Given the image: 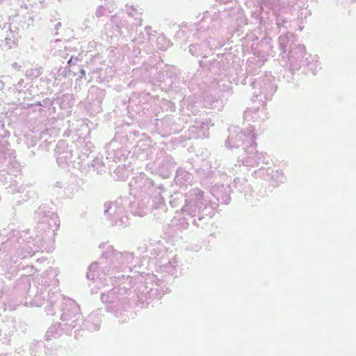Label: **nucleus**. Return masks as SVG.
Instances as JSON below:
<instances>
[{"instance_id": "obj_7", "label": "nucleus", "mask_w": 356, "mask_h": 356, "mask_svg": "<svg viewBox=\"0 0 356 356\" xmlns=\"http://www.w3.org/2000/svg\"><path fill=\"white\" fill-rule=\"evenodd\" d=\"M45 208L39 207L38 209L35 211V214L39 216H42L45 218H48L47 224L49 227L52 229V231L54 232L59 226H60V220L57 214L51 212L49 210H45Z\"/></svg>"}, {"instance_id": "obj_29", "label": "nucleus", "mask_w": 356, "mask_h": 356, "mask_svg": "<svg viewBox=\"0 0 356 356\" xmlns=\"http://www.w3.org/2000/svg\"><path fill=\"white\" fill-rule=\"evenodd\" d=\"M47 301L49 302L51 304H53L54 302V301L51 299L50 296L49 297Z\"/></svg>"}, {"instance_id": "obj_9", "label": "nucleus", "mask_w": 356, "mask_h": 356, "mask_svg": "<svg viewBox=\"0 0 356 356\" xmlns=\"http://www.w3.org/2000/svg\"><path fill=\"white\" fill-rule=\"evenodd\" d=\"M120 291H121V289L114 288L108 291L107 294H102L101 296L102 301L108 304L115 302L116 300H120V298L118 296V294L120 293ZM122 291H124L125 289H122Z\"/></svg>"}, {"instance_id": "obj_13", "label": "nucleus", "mask_w": 356, "mask_h": 356, "mask_svg": "<svg viewBox=\"0 0 356 356\" xmlns=\"http://www.w3.org/2000/svg\"><path fill=\"white\" fill-rule=\"evenodd\" d=\"M260 111L259 108H257L254 110L248 109L244 111L243 118L245 120L248 121L250 119H252L253 121L258 120L259 112Z\"/></svg>"}, {"instance_id": "obj_27", "label": "nucleus", "mask_w": 356, "mask_h": 356, "mask_svg": "<svg viewBox=\"0 0 356 356\" xmlns=\"http://www.w3.org/2000/svg\"><path fill=\"white\" fill-rule=\"evenodd\" d=\"M19 198H22V201H25L27 200V197L26 195H19Z\"/></svg>"}, {"instance_id": "obj_3", "label": "nucleus", "mask_w": 356, "mask_h": 356, "mask_svg": "<svg viewBox=\"0 0 356 356\" xmlns=\"http://www.w3.org/2000/svg\"><path fill=\"white\" fill-rule=\"evenodd\" d=\"M62 311L60 320L63 323H60V326H63V330L68 331L81 326L83 319L79 307L74 300H65L63 303Z\"/></svg>"}, {"instance_id": "obj_21", "label": "nucleus", "mask_w": 356, "mask_h": 356, "mask_svg": "<svg viewBox=\"0 0 356 356\" xmlns=\"http://www.w3.org/2000/svg\"><path fill=\"white\" fill-rule=\"evenodd\" d=\"M124 24H125L124 22H120V25H117V29H118L117 31L120 35H123L125 33V32L123 31V29H122Z\"/></svg>"}, {"instance_id": "obj_37", "label": "nucleus", "mask_w": 356, "mask_h": 356, "mask_svg": "<svg viewBox=\"0 0 356 356\" xmlns=\"http://www.w3.org/2000/svg\"><path fill=\"white\" fill-rule=\"evenodd\" d=\"M117 19H118L117 18H115V19H114V20H115V21H114V23H116V22H117Z\"/></svg>"}, {"instance_id": "obj_31", "label": "nucleus", "mask_w": 356, "mask_h": 356, "mask_svg": "<svg viewBox=\"0 0 356 356\" xmlns=\"http://www.w3.org/2000/svg\"><path fill=\"white\" fill-rule=\"evenodd\" d=\"M183 225H184V227H185V228L188 227L187 222L183 223Z\"/></svg>"}, {"instance_id": "obj_22", "label": "nucleus", "mask_w": 356, "mask_h": 356, "mask_svg": "<svg viewBox=\"0 0 356 356\" xmlns=\"http://www.w3.org/2000/svg\"><path fill=\"white\" fill-rule=\"evenodd\" d=\"M12 67L15 70L19 71L22 68V66L19 65L17 63H13L12 65Z\"/></svg>"}, {"instance_id": "obj_4", "label": "nucleus", "mask_w": 356, "mask_h": 356, "mask_svg": "<svg viewBox=\"0 0 356 356\" xmlns=\"http://www.w3.org/2000/svg\"><path fill=\"white\" fill-rule=\"evenodd\" d=\"M124 208L121 202H106L104 204V215L111 220L112 225L123 227L127 218L124 215Z\"/></svg>"}, {"instance_id": "obj_19", "label": "nucleus", "mask_w": 356, "mask_h": 356, "mask_svg": "<svg viewBox=\"0 0 356 356\" xmlns=\"http://www.w3.org/2000/svg\"><path fill=\"white\" fill-rule=\"evenodd\" d=\"M42 293V289H38L36 292V295L35 296V298L33 299V301L35 302L34 304H35L37 306L42 305L44 301V299L42 298L40 300V302L38 301L37 298L40 297V296Z\"/></svg>"}, {"instance_id": "obj_28", "label": "nucleus", "mask_w": 356, "mask_h": 356, "mask_svg": "<svg viewBox=\"0 0 356 356\" xmlns=\"http://www.w3.org/2000/svg\"><path fill=\"white\" fill-rule=\"evenodd\" d=\"M109 271H110V268H106V272H105V274H107L108 275H112V273H110Z\"/></svg>"}, {"instance_id": "obj_26", "label": "nucleus", "mask_w": 356, "mask_h": 356, "mask_svg": "<svg viewBox=\"0 0 356 356\" xmlns=\"http://www.w3.org/2000/svg\"><path fill=\"white\" fill-rule=\"evenodd\" d=\"M79 73H80V77L82 78L83 76H84L86 75V70L83 69H81L80 70Z\"/></svg>"}, {"instance_id": "obj_12", "label": "nucleus", "mask_w": 356, "mask_h": 356, "mask_svg": "<svg viewBox=\"0 0 356 356\" xmlns=\"http://www.w3.org/2000/svg\"><path fill=\"white\" fill-rule=\"evenodd\" d=\"M24 188L22 186L17 188H11L10 190H8V193L11 194L10 200L13 202H15L16 204L19 205L21 201L18 200L17 193L22 194L24 193Z\"/></svg>"}, {"instance_id": "obj_33", "label": "nucleus", "mask_w": 356, "mask_h": 356, "mask_svg": "<svg viewBox=\"0 0 356 356\" xmlns=\"http://www.w3.org/2000/svg\"><path fill=\"white\" fill-rule=\"evenodd\" d=\"M160 40H164V38H163V37H159V38H158V41H159Z\"/></svg>"}, {"instance_id": "obj_8", "label": "nucleus", "mask_w": 356, "mask_h": 356, "mask_svg": "<svg viewBox=\"0 0 356 356\" xmlns=\"http://www.w3.org/2000/svg\"><path fill=\"white\" fill-rule=\"evenodd\" d=\"M200 207L198 202H196L194 200H190L188 201V204L183 207L182 211L188 212V215L192 217H195L197 215L198 220H200L203 216L200 214Z\"/></svg>"}, {"instance_id": "obj_16", "label": "nucleus", "mask_w": 356, "mask_h": 356, "mask_svg": "<svg viewBox=\"0 0 356 356\" xmlns=\"http://www.w3.org/2000/svg\"><path fill=\"white\" fill-rule=\"evenodd\" d=\"M191 196L194 197L195 198V200H194L196 202H198L200 204H202L200 201L202 200L204 196V192L199 189H195L193 191Z\"/></svg>"}, {"instance_id": "obj_10", "label": "nucleus", "mask_w": 356, "mask_h": 356, "mask_svg": "<svg viewBox=\"0 0 356 356\" xmlns=\"http://www.w3.org/2000/svg\"><path fill=\"white\" fill-rule=\"evenodd\" d=\"M203 104L206 108L217 109L218 111L220 110L221 108L219 100L211 95H209L204 99Z\"/></svg>"}, {"instance_id": "obj_36", "label": "nucleus", "mask_w": 356, "mask_h": 356, "mask_svg": "<svg viewBox=\"0 0 356 356\" xmlns=\"http://www.w3.org/2000/svg\"><path fill=\"white\" fill-rule=\"evenodd\" d=\"M92 317H93V315H90V316H89V318H90V319H92Z\"/></svg>"}, {"instance_id": "obj_23", "label": "nucleus", "mask_w": 356, "mask_h": 356, "mask_svg": "<svg viewBox=\"0 0 356 356\" xmlns=\"http://www.w3.org/2000/svg\"><path fill=\"white\" fill-rule=\"evenodd\" d=\"M64 186L63 182L60 181H57L54 184V187L61 188Z\"/></svg>"}, {"instance_id": "obj_20", "label": "nucleus", "mask_w": 356, "mask_h": 356, "mask_svg": "<svg viewBox=\"0 0 356 356\" xmlns=\"http://www.w3.org/2000/svg\"><path fill=\"white\" fill-rule=\"evenodd\" d=\"M15 94L18 96V99H17V102H15V104H19V105L23 104V102H21V100H20L19 96L22 97V95H24L25 92H22L21 90H16Z\"/></svg>"}, {"instance_id": "obj_32", "label": "nucleus", "mask_w": 356, "mask_h": 356, "mask_svg": "<svg viewBox=\"0 0 356 356\" xmlns=\"http://www.w3.org/2000/svg\"><path fill=\"white\" fill-rule=\"evenodd\" d=\"M183 225H184V227H185V228L188 227L187 222L183 223Z\"/></svg>"}, {"instance_id": "obj_15", "label": "nucleus", "mask_w": 356, "mask_h": 356, "mask_svg": "<svg viewBox=\"0 0 356 356\" xmlns=\"http://www.w3.org/2000/svg\"><path fill=\"white\" fill-rule=\"evenodd\" d=\"M41 74L40 69L35 68V69H30L26 70L25 75L27 77L30 78H37Z\"/></svg>"}, {"instance_id": "obj_25", "label": "nucleus", "mask_w": 356, "mask_h": 356, "mask_svg": "<svg viewBox=\"0 0 356 356\" xmlns=\"http://www.w3.org/2000/svg\"><path fill=\"white\" fill-rule=\"evenodd\" d=\"M298 50L302 54L305 51V47L303 46H301V45H299L298 47H297Z\"/></svg>"}, {"instance_id": "obj_14", "label": "nucleus", "mask_w": 356, "mask_h": 356, "mask_svg": "<svg viewBox=\"0 0 356 356\" xmlns=\"http://www.w3.org/2000/svg\"><path fill=\"white\" fill-rule=\"evenodd\" d=\"M289 42V36L288 35H283L279 38L280 48L282 53H286V45Z\"/></svg>"}, {"instance_id": "obj_1", "label": "nucleus", "mask_w": 356, "mask_h": 356, "mask_svg": "<svg viewBox=\"0 0 356 356\" xmlns=\"http://www.w3.org/2000/svg\"><path fill=\"white\" fill-rule=\"evenodd\" d=\"M33 246L29 245L28 248L21 245L15 238H11L1 243L0 247V258L3 270L10 268L13 264H17L19 259L33 256L43 247V237L36 235L32 238V242L29 241Z\"/></svg>"}, {"instance_id": "obj_17", "label": "nucleus", "mask_w": 356, "mask_h": 356, "mask_svg": "<svg viewBox=\"0 0 356 356\" xmlns=\"http://www.w3.org/2000/svg\"><path fill=\"white\" fill-rule=\"evenodd\" d=\"M97 268V264H96V263L92 264L88 267V272L86 274V277L88 280H94L95 279V275L92 273H94Z\"/></svg>"}, {"instance_id": "obj_11", "label": "nucleus", "mask_w": 356, "mask_h": 356, "mask_svg": "<svg viewBox=\"0 0 356 356\" xmlns=\"http://www.w3.org/2000/svg\"><path fill=\"white\" fill-rule=\"evenodd\" d=\"M92 167L98 174L106 171V166L103 162L102 157L97 156L92 162Z\"/></svg>"}, {"instance_id": "obj_24", "label": "nucleus", "mask_w": 356, "mask_h": 356, "mask_svg": "<svg viewBox=\"0 0 356 356\" xmlns=\"http://www.w3.org/2000/svg\"><path fill=\"white\" fill-rule=\"evenodd\" d=\"M99 327V323L97 322L96 323L93 324V327H88L90 330L95 331L97 330Z\"/></svg>"}, {"instance_id": "obj_34", "label": "nucleus", "mask_w": 356, "mask_h": 356, "mask_svg": "<svg viewBox=\"0 0 356 356\" xmlns=\"http://www.w3.org/2000/svg\"><path fill=\"white\" fill-rule=\"evenodd\" d=\"M193 223H194V224H195V225H197V221H196V219H194V220H193Z\"/></svg>"}, {"instance_id": "obj_6", "label": "nucleus", "mask_w": 356, "mask_h": 356, "mask_svg": "<svg viewBox=\"0 0 356 356\" xmlns=\"http://www.w3.org/2000/svg\"><path fill=\"white\" fill-rule=\"evenodd\" d=\"M275 78L271 75H266L258 83L252 82L253 87L255 85L259 86V96L264 95L265 99H270L277 90V86L273 83Z\"/></svg>"}, {"instance_id": "obj_5", "label": "nucleus", "mask_w": 356, "mask_h": 356, "mask_svg": "<svg viewBox=\"0 0 356 356\" xmlns=\"http://www.w3.org/2000/svg\"><path fill=\"white\" fill-rule=\"evenodd\" d=\"M104 255L110 259L113 267L118 270H120L122 265L131 263L134 259V256L131 253L127 252H118L112 246L107 248Z\"/></svg>"}, {"instance_id": "obj_35", "label": "nucleus", "mask_w": 356, "mask_h": 356, "mask_svg": "<svg viewBox=\"0 0 356 356\" xmlns=\"http://www.w3.org/2000/svg\"><path fill=\"white\" fill-rule=\"evenodd\" d=\"M24 82L23 79H21L19 81V83L21 84Z\"/></svg>"}, {"instance_id": "obj_30", "label": "nucleus", "mask_w": 356, "mask_h": 356, "mask_svg": "<svg viewBox=\"0 0 356 356\" xmlns=\"http://www.w3.org/2000/svg\"><path fill=\"white\" fill-rule=\"evenodd\" d=\"M73 57H71L70 59L67 61V65H70L72 61Z\"/></svg>"}, {"instance_id": "obj_2", "label": "nucleus", "mask_w": 356, "mask_h": 356, "mask_svg": "<svg viewBox=\"0 0 356 356\" xmlns=\"http://www.w3.org/2000/svg\"><path fill=\"white\" fill-rule=\"evenodd\" d=\"M254 130L253 126L248 127L245 131L241 130L238 127L234 125L229 127V136L227 141L229 147L237 148L245 143H250V145L245 149L248 159L245 161L238 160L235 165L238 164L241 165V163L245 165H250L252 164V161L259 163L261 157H264L261 153H258L255 147L252 144L254 143V136L252 134Z\"/></svg>"}, {"instance_id": "obj_18", "label": "nucleus", "mask_w": 356, "mask_h": 356, "mask_svg": "<svg viewBox=\"0 0 356 356\" xmlns=\"http://www.w3.org/2000/svg\"><path fill=\"white\" fill-rule=\"evenodd\" d=\"M200 47L198 44H191L189 47V51L193 56H198Z\"/></svg>"}]
</instances>
